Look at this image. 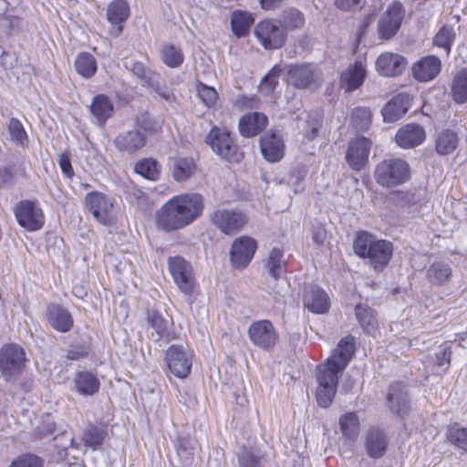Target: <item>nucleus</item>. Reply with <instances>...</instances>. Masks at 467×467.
<instances>
[{"instance_id":"nucleus-38","label":"nucleus","mask_w":467,"mask_h":467,"mask_svg":"<svg viewBox=\"0 0 467 467\" xmlns=\"http://www.w3.org/2000/svg\"><path fill=\"white\" fill-rule=\"evenodd\" d=\"M74 66L76 71L85 78H92L98 69L96 58L88 52L79 53L74 60Z\"/></svg>"},{"instance_id":"nucleus-10","label":"nucleus","mask_w":467,"mask_h":467,"mask_svg":"<svg viewBox=\"0 0 467 467\" xmlns=\"http://www.w3.org/2000/svg\"><path fill=\"white\" fill-rule=\"evenodd\" d=\"M170 371L179 379L187 378L192 366V353L182 345H171L165 352Z\"/></svg>"},{"instance_id":"nucleus-13","label":"nucleus","mask_w":467,"mask_h":467,"mask_svg":"<svg viewBox=\"0 0 467 467\" xmlns=\"http://www.w3.org/2000/svg\"><path fill=\"white\" fill-rule=\"evenodd\" d=\"M254 35L265 49L280 48L286 38V34L281 25L271 20L259 22L254 27Z\"/></svg>"},{"instance_id":"nucleus-8","label":"nucleus","mask_w":467,"mask_h":467,"mask_svg":"<svg viewBox=\"0 0 467 467\" xmlns=\"http://www.w3.org/2000/svg\"><path fill=\"white\" fill-rule=\"evenodd\" d=\"M206 142L217 155L226 161L237 162L242 159L237 145L224 129L213 128L206 137Z\"/></svg>"},{"instance_id":"nucleus-15","label":"nucleus","mask_w":467,"mask_h":467,"mask_svg":"<svg viewBox=\"0 0 467 467\" xmlns=\"http://www.w3.org/2000/svg\"><path fill=\"white\" fill-rule=\"evenodd\" d=\"M251 342L263 350H271L278 340L274 325L265 319L253 322L248 328Z\"/></svg>"},{"instance_id":"nucleus-59","label":"nucleus","mask_w":467,"mask_h":467,"mask_svg":"<svg viewBox=\"0 0 467 467\" xmlns=\"http://www.w3.org/2000/svg\"><path fill=\"white\" fill-rule=\"evenodd\" d=\"M451 351L450 348L445 347L436 354V362L440 368H447L451 362Z\"/></svg>"},{"instance_id":"nucleus-9","label":"nucleus","mask_w":467,"mask_h":467,"mask_svg":"<svg viewBox=\"0 0 467 467\" xmlns=\"http://www.w3.org/2000/svg\"><path fill=\"white\" fill-rule=\"evenodd\" d=\"M168 266L171 275L180 289L185 295H192L196 287V280L192 265L182 256L170 257Z\"/></svg>"},{"instance_id":"nucleus-35","label":"nucleus","mask_w":467,"mask_h":467,"mask_svg":"<svg viewBox=\"0 0 467 467\" xmlns=\"http://www.w3.org/2000/svg\"><path fill=\"white\" fill-rule=\"evenodd\" d=\"M338 424L342 436L354 441L360 431V420L357 412H347L339 417Z\"/></svg>"},{"instance_id":"nucleus-52","label":"nucleus","mask_w":467,"mask_h":467,"mask_svg":"<svg viewBox=\"0 0 467 467\" xmlns=\"http://www.w3.org/2000/svg\"><path fill=\"white\" fill-rule=\"evenodd\" d=\"M197 93L202 103L208 108L213 107L218 100V93L214 88L198 82L196 86Z\"/></svg>"},{"instance_id":"nucleus-43","label":"nucleus","mask_w":467,"mask_h":467,"mask_svg":"<svg viewBox=\"0 0 467 467\" xmlns=\"http://www.w3.org/2000/svg\"><path fill=\"white\" fill-rule=\"evenodd\" d=\"M451 95L457 103L467 101V69L455 76L451 85Z\"/></svg>"},{"instance_id":"nucleus-41","label":"nucleus","mask_w":467,"mask_h":467,"mask_svg":"<svg viewBox=\"0 0 467 467\" xmlns=\"http://www.w3.org/2000/svg\"><path fill=\"white\" fill-rule=\"evenodd\" d=\"M253 21L254 19L247 13L241 11L234 12L231 19V26L234 34L237 37L244 36L248 33Z\"/></svg>"},{"instance_id":"nucleus-33","label":"nucleus","mask_w":467,"mask_h":467,"mask_svg":"<svg viewBox=\"0 0 467 467\" xmlns=\"http://www.w3.org/2000/svg\"><path fill=\"white\" fill-rule=\"evenodd\" d=\"M323 116L319 110L304 113L300 119L299 128L303 135L309 140H314L322 126Z\"/></svg>"},{"instance_id":"nucleus-2","label":"nucleus","mask_w":467,"mask_h":467,"mask_svg":"<svg viewBox=\"0 0 467 467\" xmlns=\"http://www.w3.org/2000/svg\"><path fill=\"white\" fill-rule=\"evenodd\" d=\"M203 208V198L199 193L173 196L156 212V224L166 232L182 229L192 224L202 213Z\"/></svg>"},{"instance_id":"nucleus-5","label":"nucleus","mask_w":467,"mask_h":467,"mask_svg":"<svg viewBox=\"0 0 467 467\" xmlns=\"http://www.w3.org/2000/svg\"><path fill=\"white\" fill-rule=\"evenodd\" d=\"M85 205L95 220L104 225H111L116 221L113 199L100 192H91L85 196Z\"/></svg>"},{"instance_id":"nucleus-49","label":"nucleus","mask_w":467,"mask_h":467,"mask_svg":"<svg viewBox=\"0 0 467 467\" xmlns=\"http://www.w3.org/2000/svg\"><path fill=\"white\" fill-rule=\"evenodd\" d=\"M350 119L356 129L365 130L371 122V112L367 108H356L352 110Z\"/></svg>"},{"instance_id":"nucleus-64","label":"nucleus","mask_w":467,"mask_h":467,"mask_svg":"<svg viewBox=\"0 0 467 467\" xmlns=\"http://www.w3.org/2000/svg\"><path fill=\"white\" fill-rule=\"evenodd\" d=\"M284 0H260V5L263 9L271 10L278 7Z\"/></svg>"},{"instance_id":"nucleus-22","label":"nucleus","mask_w":467,"mask_h":467,"mask_svg":"<svg viewBox=\"0 0 467 467\" xmlns=\"http://www.w3.org/2000/svg\"><path fill=\"white\" fill-rule=\"evenodd\" d=\"M410 96L400 93L392 98L381 109L385 122L392 123L404 116L410 107Z\"/></svg>"},{"instance_id":"nucleus-55","label":"nucleus","mask_w":467,"mask_h":467,"mask_svg":"<svg viewBox=\"0 0 467 467\" xmlns=\"http://www.w3.org/2000/svg\"><path fill=\"white\" fill-rule=\"evenodd\" d=\"M8 130L13 140L23 143L26 139V133L22 123L15 118H12L8 124Z\"/></svg>"},{"instance_id":"nucleus-3","label":"nucleus","mask_w":467,"mask_h":467,"mask_svg":"<svg viewBox=\"0 0 467 467\" xmlns=\"http://www.w3.org/2000/svg\"><path fill=\"white\" fill-rule=\"evenodd\" d=\"M353 248L358 256L369 259L370 265L377 271H381L386 267L393 254L392 243L378 239L368 232L358 234Z\"/></svg>"},{"instance_id":"nucleus-56","label":"nucleus","mask_w":467,"mask_h":467,"mask_svg":"<svg viewBox=\"0 0 467 467\" xmlns=\"http://www.w3.org/2000/svg\"><path fill=\"white\" fill-rule=\"evenodd\" d=\"M260 456L254 452L243 450L238 456L239 467H259Z\"/></svg>"},{"instance_id":"nucleus-50","label":"nucleus","mask_w":467,"mask_h":467,"mask_svg":"<svg viewBox=\"0 0 467 467\" xmlns=\"http://www.w3.org/2000/svg\"><path fill=\"white\" fill-rule=\"evenodd\" d=\"M307 170L305 166H297L294 168L288 177L287 184L294 193L301 192L304 190V179L306 178Z\"/></svg>"},{"instance_id":"nucleus-27","label":"nucleus","mask_w":467,"mask_h":467,"mask_svg":"<svg viewBox=\"0 0 467 467\" xmlns=\"http://www.w3.org/2000/svg\"><path fill=\"white\" fill-rule=\"evenodd\" d=\"M74 389L83 396H91L99 391L100 382L98 377L87 370H80L75 373L73 379Z\"/></svg>"},{"instance_id":"nucleus-61","label":"nucleus","mask_w":467,"mask_h":467,"mask_svg":"<svg viewBox=\"0 0 467 467\" xmlns=\"http://www.w3.org/2000/svg\"><path fill=\"white\" fill-rule=\"evenodd\" d=\"M58 163L62 172L67 178H70L74 172L69 158L67 155L62 154L59 156Z\"/></svg>"},{"instance_id":"nucleus-63","label":"nucleus","mask_w":467,"mask_h":467,"mask_svg":"<svg viewBox=\"0 0 467 467\" xmlns=\"http://www.w3.org/2000/svg\"><path fill=\"white\" fill-rule=\"evenodd\" d=\"M87 355V351L82 348H75L69 349L67 354V358L72 360H78Z\"/></svg>"},{"instance_id":"nucleus-11","label":"nucleus","mask_w":467,"mask_h":467,"mask_svg":"<svg viewBox=\"0 0 467 467\" xmlns=\"http://www.w3.org/2000/svg\"><path fill=\"white\" fill-rule=\"evenodd\" d=\"M14 212L19 225L28 231H37L45 223L43 210L36 202L22 201L17 203Z\"/></svg>"},{"instance_id":"nucleus-47","label":"nucleus","mask_w":467,"mask_h":467,"mask_svg":"<svg viewBox=\"0 0 467 467\" xmlns=\"http://www.w3.org/2000/svg\"><path fill=\"white\" fill-rule=\"evenodd\" d=\"M135 171L148 180L155 181L159 176L158 163L152 159H144L136 163Z\"/></svg>"},{"instance_id":"nucleus-6","label":"nucleus","mask_w":467,"mask_h":467,"mask_svg":"<svg viewBox=\"0 0 467 467\" xmlns=\"http://www.w3.org/2000/svg\"><path fill=\"white\" fill-rule=\"evenodd\" d=\"M287 76L289 83L300 89L317 88L323 81L320 68L307 63L289 66Z\"/></svg>"},{"instance_id":"nucleus-34","label":"nucleus","mask_w":467,"mask_h":467,"mask_svg":"<svg viewBox=\"0 0 467 467\" xmlns=\"http://www.w3.org/2000/svg\"><path fill=\"white\" fill-rule=\"evenodd\" d=\"M90 111L99 124H104L112 116L114 105L109 97L99 94L93 98Z\"/></svg>"},{"instance_id":"nucleus-54","label":"nucleus","mask_w":467,"mask_h":467,"mask_svg":"<svg viewBox=\"0 0 467 467\" xmlns=\"http://www.w3.org/2000/svg\"><path fill=\"white\" fill-rule=\"evenodd\" d=\"M134 75H136L144 85L154 86L156 74L145 67L141 62H134L131 67Z\"/></svg>"},{"instance_id":"nucleus-51","label":"nucleus","mask_w":467,"mask_h":467,"mask_svg":"<svg viewBox=\"0 0 467 467\" xmlns=\"http://www.w3.org/2000/svg\"><path fill=\"white\" fill-rule=\"evenodd\" d=\"M448 439L458 448L467 451V428L454 425L449 429Z\"/></svg>"},{"instance_id":"nucleus-18","label":"nucleus","mask_w":467,"mask_h":467,"mask_svg":"<svg viewBox=\"0 0 467 467\" xmlns=\"http://www.w3.org/2000/svg\"><path fill=\"white\" fill-rule=\"evenodd\" d=\"M260 149L265 159L269 162H277L285 155V146L282 135L275 131H266L260 138Z\"/></svg>"},{"instance_id":"nucleus-24","label":"nucleus","mask_w":467,"mask_h":467,"mask_svg":"<svg viewBox=\"0 0 467 467\" xmlns=\"http://www.w3.org/2000/svg\"><path fill=\"white\" fill-rule=\"evenodd\" d=\"M395 138L400 147L410 149L421 144L426 138V133L420 125L407 124L397 131Z\"/></svg>"},{"instance_id":"nucleus-30","label":"nucleus","mask_w":467,"mask_h":467,"mask_svg":"<svg viewBox=\"0 0 467 467\" xmlns=\"http://www.w3.org/2000/svg\"><path fill=\"white\" fill-rule=\"evenodd\" d=\"M388 442L382 431L370 429L365 438V448L368 455L374 459L381 458L386 450Z\"/></svg>"},{"instance_id":"nucleus-62","label":"nucleus","mask_w":467,"mask_h":467,"mask_svg":"<svg viewBox=\"0 0 467 467\" xmlns=\"http://www.w3.org/2000/svg\"><path fill=\"white\" fill-rule=\"evenodd\" d=\"M327 238V233L323 226L318 225L314 227L313 233H312V239L317 244H324L325 240Z\"/></svg>"},{"instance_id":"nucleus-48","label":"nucleus","mask_w":467,"mask_h":467,"mask_svg":"<svg viewBox=\"0 0 467 467\" xmlns=\"http://www.w3.org/2000/svg\"><path fill=\"white\" fill-rule=\"evenodd\" d=\"M161 59L163 63L170 67H178L183 62V55L180 49L174 46H164L161 50Z\"/></svg>"},{"instance_id":"nucleus-17","label":"nucleus","mask_w":467,"mask_h":467,"mask_svg":"<svg viewBox=\"0 0 467 467\" xmlns=\"http://www.w3.org/2000/svg\"><path fill=\"white\" fill-rule=\"evenodd\" d=\"M371 143L365 137H358L349 141L346 161L351 169L360 171L368 161Z\"/></svg>"},{"instance_id":"nucleus-39","label":"nucleus","mask_w":467,"mask_h":467,"mask_svg":"<svg viewBox=\"0 0 467 467\" xmlns=\"http://www.w3.org/2000/svg\"><path fill=\"white\" fill-rule=\"evenodd\" d=\"M196 169L191 158L174 159L171 167V175L176 182H184L191 178Z\"/></svg>"},{"instance_id":"nucleus-36","label":"nucleus","mask_w":467,"mask_h":467,"mask_svg":"<svg viewBox=\"0 0 467 467\" xmlns=\"http://www.w3.org/2000/svg\"><path fill=\"white\" fill-rule=\"evenodd\" d=\"M459 139L457 134L451 130H443L437 133L435 138V150L440 155L452 153L458 146Z\"/></svg>"},{"instance_id":"nucleus-32","label":"nucleus","mask_w":467,"mask_h":467,"mask_svg":"<svg viewBox=\"0 0 467 467\" xmlns=\"http://www.w3.org/2000/svg\"><path fill=\"white\" fill-rule=\"evenodd\" d=\"M355 315L363 331L368 335H375L379 323L374 309L367 305L359 304L355 307Z\"/></svg>"},{"instance_id":"nucleus-28","label":"nucleus","mask_w":467,"mask_h":467,"mask_svg":"<svg viewBox=\"0 0 467 467\" xmlns=\"http://www.w3.org/2000/svg\"><path fill=\"white\" fill-rule=\"evenodd\" d=\"M46 317L48 324L57 331L67 332L73 326L71 315L57 305L49 306Z\"/></svg>"},{"instance_id":"nucleus-29","label":"nucleus","mask_w":467,"mask_h":467,"mask_svg":"<svg viewBox=\"0 0 467 467\" xmlns=\"http://www.w3.org/2000/svg\"><path fill=\"white\" fill-rule=\"evenodd\" d=\"M267 118L259 112L244 115L239 120V131L242 136L250 138L259 133L266 125Z\"/></svg>"},{"instance_id":"nucleus-53","label":"nucleus","mask_w":467,"mask_h":467,"mask_svg":"<svg viewBox=\"0 0 467 467\" xmlns=\"http://www.w3.org/2000/svg\"><path fill=\"white\" fill-rule=\"evenodd\" d=\"M104 438L105 432L102 430L97 427H91L85 431L82 440L86 446L95 448L102 444Z\"/></svg>"},{"instance_id":"nucleus-37","label":"nucleus","mask_w":467,"mask_h":467,"mask_svg":"<svg viewBox=\"0 0 467 467\" xmlns=\"http://www.w3.org/2000/svg\"><path fill=\"white\" fill-rule=\"evenodd\" d=\"M148 321L161 338L167 341L175 339V333L170 330L172 322L165 319L160 313L157 311H149Z\"/></svg>"},{"instance_id":"nucleus-45","label":"nucleus","mask_w":467,"mask_h":467,"mask_svg":"<svg viewBox=\"0 0 467 467\" xmlns=\"http://www.w3.org/2000/svg\"><path fill=\"white\" fill-rule=\"evenodd\" d=\"M282 73V68L279 65H275L268 72V74L262 79L259 89L265 95L271 94L278 84V78Z\"/></svg>"},{"instance_id":"nucleus-25","label":"nucleus","mask_w":467,"mask_h":467,"mask_svg":"<svg viewBox=\"0 0 467 467\" xmlns=\"http://www.w3.org/2000/svg\"><path fill=\"white\" fill-rule=\"evenodd\" d=\"M114 143L119 150L132 153L145 145L146 137L142 131L132 130L119 133Z\"/></svg>"},{"instance_id":"nucleus-16","label":"nucleus","mask_w":467,"mask_h":467,"mask_svg":"<svg viewBox=\"0 0 467 467\" xmlns=\"http://www.w3.org/2000/svg\"><path fill=\"white\" fill-rule=\"evenodd\" d=\"M257 249L256 241L250 236L236 238L230 250L232 265L236 269H244L251 262Z\"/></svg>"},{"instance_id":"nucleus-46","label":"nucleus","mask_w":467,"mask_h":467,"mask_svg":"<svg viewBox=\"0 0 467 467\" xmlns=\"http://www.w3.org/2000/svg\"><path fill=\"white\" fill-rule=\"evenodd\" d=\"M283 256V251L278 248H274L269 253L266 267L269 275L275 280L282 274V265L284 264Z\"/></svg>"},{"instance_id":"nucleus-21","label":"nucleus","mask_w":467,"mask_h":467,"mask_svg":"<svg viewBox=\"0 0 467 467\" xmlns=\"http://www.w3.org/2000/svg\"><path fill=\"white\" fill-rule=\"evenodd\" d=\"M441 69V59L430 55L421 57L412 66V75L420 82H428L435 78Z\"/></svg>"},{"instance_id":"nucleus-26","label":"nucleus","mask_w":467,"mask_h":467,"mask_svg":"<svg viewBox=\"0 0 467 467\" xmlns=\"http://www.w3.org/2000/svg\"><path fill=\"white\" fill-rule=\"evenodd\" d=\"M427 281L435 286H443L450 283L452 277V268L449 263L434 261L426 269Z\"/></svg>"},{"instance_id":"nucleus-40","label":"nucleus","mask_w":467,"mask_h":467,"mask_svg":"<svg viewBox=\"0 0 467 467\" xmlns=\"http://www.w3.org/2000/svg\"><path fill=\"white\" fill-rule=\"evenodd\" d=\"M129 15L130 7L124 0H114L108 6L107 17L112 25L122 24L129 17Z\"/></svg>"},{"instance_id":"nucleus-23","label":"nucleus","mask_w":467,"mask_h":467,"mask_svg":"<svg viewBox=\"0 0 467 467\" xmlns=\"http://www.w3.org/2000/svg\"><path fill=\"white\" fill-rule=\"evenodd\" d=\"M366 76V66L361 61H356L341 73L340 86L347 92H352L363 84Z\"/></svg>"},{"instance_id":"nucleus-12","label":"nucleus","mask_w":467,"mask_h":467,"mask_svg":"<svg viewBox=\"0 0 467 467\" xmlns=\"http://www.w3.org/2000/svg\"><path fill=\"white\" fill-rule=\"evenodd\" d=\"M405 16L403 5L394 2L389 5L378 22L379 38L389 40L399 31Z\"/></svg>"},{"instance_id":"nucleus-20","label":"nucleus","mask_w":467,"mask_h":467,"mask_svg":"<svg viewBox=\"0 0 467 467\" xmlns=\"http://www.w3.org/2000/svg\"><path fill=\"white\" fill-rule=\"evenodd\" d=\"M407 66V60L402 56L386 52L381 54L376 61V69L380 76L396 77L400 75Z\"/></svg>"},{"instance_id":"nucleus-14","label":"nucleus","mask_w":467,"mask_h":467,"mask_svg":"<svg viewBox=\"0 0 467 467\" xmlns=\"http://www.w3.org/2000/svg\"><path fill=\"white\" fill-rule=\"evenodd\" d=\"M211 222L222 233L233 235L246 223V215L237 210L217 209L211 214Z\"/></svg>"},{"instance_id":"nucleus-60","label":"nucleus","mask_w":467,"mask_h":467,"mask_svg":"<svg viewBox=\"0 0 467 467\" xmlns=\"http://www.w3.org/2000/svg\"><path fill=\"white\" fill-rule=\"evenodd\" d=\"M335 5L343 11H354L359 8L360 0H335Z\"/></svg>"},{"instance_id":"nucleus-7","label":"nucleus","mask_w":467,"mask_h":467,"mask_svg":"<svg viewBox=\"0 0 467 467\" xmlns=\"http://www.w3.org/2000/svg\"><path fill=\"white\" fill-rule=\"evenodd\" d=\"M26 363V353L16 344L5 345L0 349V371L6 380L15 379Z\"/></svg>"},{"instance_id":"nucleus-19","label":"nucleus","mask_w":467,"mask_h":467,"mask_svg":"<svg viewBox=\"0 0 467 467\" xmlns=\"http://www.w3.org/2000/svg\"><path fill=\"white\" fill-rule=\"evenodd\" d=\"M303 303L314 314H325L330 307L328 295L319 286L309 285L305 287Z\"/></svg>"},{"instance_id":"nucleus-1","label":"nucleus","mask_w":467,"mask_h":467,"mask_svg":"<svg viewBox=\"0 0 467 467\" xmlns=\"http://www.w3.org/2000/svg\"><path fill=\"white\" fill-rule=\"evenodd\" d=\"M355 351L352 337L342 338L327 360L317 366V401L319 406L327 408L331 405L337 392L338 374L345 369Z\"/></svg>"},{"instance_id":"nucleus-57","label":"nucleus","mask_w":467,"mask_h":467,"mask_svg":"<svg viewBox=\"0 0 467 467\" xmlns=\"http://www.w3.org/2000/svg\"><path fill=\"white\" fill-rule=\"evenodd\" d=\"M177 453L185 465H190L192 462L193 449L190 446V441L180 440L177 445Z\"/></svg>"},{"instance_id":"nucleus-44","label":"nucleus","mask_w":467,"mask_h":467,"mask_svg":"<svg viewBox=\"0 0 467 467\" xmlns=\"http://www.w3.org/2000/svg\"><path fill=\"white\" fill-rule=\"evenodd\" d=\"M279 24H282L281 26L285 29L294 30L301 28L304 26L305 17L300 11L296 9H289L283 13L282 21Z\"/></svg>"},{"instance_id":"nucleus-58","label":"nucleus","mask_w":467,"mask_h":467,"mask_svg":"<svg viewBox=\"0 0 467 467\" xmlns=\"http://www.w3.org/2000/svg\"><path fill=\"white\" fill-rule=\"evenodd\" d=\"M9 467H42V462L35 455H24L14 461Z\"/></svg>"},{"instance_id":"nucleus-4","label":"nucleus","mask_w":467,"mask_h":467,"mask_svg":"<svg viewBox=\"0 0 467 467\" xmlns=\"http://www.w3.org/2000/svg\"><path fill=\"white\" fill-rule=\"evenodd\" d=\"M410 175V168L402 159H388L380 161L375 168L374 177L382 187H397L407 181Z\"/></svg>"},{"instance_id":"nucleus-31","label":"nucleus","mask_w":467,"mask_h":467,"mask_svg":"<svg viewBox=\"0 0 467 467\" xmlns=\"http://www.w3.org/2000/svg\"><path fill=\"white\" fill-rule=\"evenodd\" d=\"M388 402L389 409L402 416L409 408V400L401 383H395L389 387L388 393Z\"/></svg>"},{"instance_id":"nucleus-42","label":"nucleus","mask_w":467,"mask_h":467,"mask_svg":"<svg viewBox=\"0 0 467 467\" xmlns=\"http://www.w3.org/2000/svg\"><path fill=\"white\" fill-rule=\"evenodd\" d=\"M456 33L451 26H443L433 37V45L445 50L449 55L455 40Z\"/></svg>"}]
</instances>
